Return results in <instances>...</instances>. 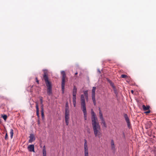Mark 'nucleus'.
<instances>
[{
    "instance_id": "obj_1",
    "label": "nucleus",
    "mask_w": 156,
    "mask_h": 156,
    "mask_svg": "<svg viewBox=\"0 0 156 156\" xmlns=\"http://www.w3.org/2000/svg\"><path fill=\"white\" fill-rule=\"evenodd\" d=\"M91 115L92 125L95 136H98L99 138L101 134L100 126L96 114L92 109H91Z\"/></svg>"
},
{
    "instance_id": "obj_2",
    "label": "nucleus",
    "mask_w": 156,
    "mask_h": 156,
    "mask_svg": "<svg viewBox=\"0 0 156 156\" xmlns=\"http://www.w3.org/2000/svg\"><path fill=\"white\" fill-rule=\"evenodd\" d=\"M43 78L45 82L47 89V94L50 95L52 94V86L51 83L48 80V74L47 72L44 71Z\"/></svg>"
},
{
    "instance_id": "obj_3",
    "label": "nucleus",
    "mask_w": 156,
    "mask_h": 156,
    "mask_svg": "<svg viewBox=\"0 0 156 156\" xmlns=\"http://www.w3.org/2000/svg\"><path fill=\"white\" fill-rule=\"evenodd\" d=\"M85 98V97L83 94L81 95L80 98L81 108L83 113L84 120H86L87 119V112Z\"/></svg>"
},
{
    "instance_id": "obj_4",
    "label": "nucleus",
    "mask_w": 156,
    "mask_h": 156,
    "mask_svg": "<svg viewBox=\"0 0 156 156\" xmlns=\"http://www.w3.org/2000/svg\"><path fill=\"white\" fill-rule=\"evenodd\" d=\"M61 74L62 75V81L61 84L62 90V93H63L64 92V90L65 89L66 80L67 79V78L65 72L64 71H62L61 72Z\"/></svg>"
},
{
    "instance_id": "obj_5",
    "label": "nucleus",
    "mask_w": 156,
    "mask_h": 156,
    "mask_svg": "<svg viewBox=\"0 0 156 156\" xmlns=\"http://www.w3.org/2000/svg\"><path fill=\"white\" fill-rule=\"evenodd\" d=\"M96 88L95 87H93L92 90V100L94 106L96 105V101L95 99V91Z\"/></svg>"
},
{
    "instance_id": "obj_6",
    "label": "nucleus",
    "mask_w": 156,
    "mask_h": 156,
    "mask_svg": "<svg viewBox=\"0 0 156 156\" xmlns=\"http://www.w3.org/2000/svg\"><path fill=\"white\" fill-rule=\"evenodd\" d=\"M84 156H89L87 141L86 139H84Z\"/></svg>"
},
{
    "instance_id": "obj_7",
    "label": "nucleus",
    "mask_w": 156,
    "mask_h": 156,
    "mask_svg": "<svg viewBox=\"0 0 156 156\" xmlns=\"http://www.w3.org/2000/svg\"><path fill=\"white\" fill-rule=\"evenodd\" d=\"M124 116L125 120L126 122L128 128H130L131 127V124L130 122L128 116L127 115V114H124Z\"/></svg>"
},
{
    "instance_id": "obj_8",
    "label": "nucleus",
    "mask_w": 156,
    "mask_h": 156,
    "mask_svg": "<svg viewBox=\"0 0 156 156\" xmlns=\"http://www.w3.org/2000/svg\"><path fill=\"white\" fill-rule=\"evenodd\" d=\"M34 144L30 145L27 147V149L30 152H34Z\"/></svg>"
},
{
    "instance_id": "obj_9",
    "label": "nucleus",
    "mask_w": 156,
    "mask_h": 156,
    "mask_svg": "<svg viewBox=\"0 0 156 156\" xmlns=\"http://www.w3.org/2000/svg\"><path fill=\"white\" fill-rule=\"evenodd\" d=\"M77 91V89L76 87L74 86L73 87V98H76V94Z\"/></svg>"
},
{
    "instance_id": "obj_10",
    "label": "nucleus",
    "mask_w": 156,
    "mask_h": 156,
    "mask_svg": "<svg viewBox=\"0 0 156 156\" xmlns=\"http://www.w3.org/2000/svg\"><path fill=\"white\" fill-rule=\"evenodd\" d=\"M30 139L29 140V142L31 143L35 140V137L33 134L31 133L30 134L29 136Z\"/></svg>"
},
{
    "instance_id": "obj_11",
    "label": "nucleus",
    "mask_w": 156,
    "mask_h": 156,
    "mask_svg": "<svg viewBox=\"0 0 156 156\" xmlns=\"http://www.w3.org/2000/svg\"><path fill=\"white\" fill-rule=\"evenodd\" d=\"M99 116L100 119L101 120H102L103 119H104L103 116V114L101 112V111L100 108H99Z\"/></svg>"
},
{
    "instance_id": "obj_12",
    "label": "nucleus",
    "mask_w": 156,
    "mask_h": 156,
    "mask_svg": "<svg viewBox=\"0 0 156 156\" xmlns=\"http://www.w3.org/2000/svg\"><path fill=\"white\" fill-rule=\"evenodd\" d=\"M36 109L37 115L38 117H39V109L38 108V104L37 103H36Z\"/></svg>"
},
{
    "instance_id": "obj_13",
    "label": "nucleus",
    "mask_w": 156,
    "mask_h": 156,
    "mask_svg": "<svg viewBox=\"0 0 156 156\" xmlns=\"http://www.w3.org/2000/svg\"><path fill=\"white\" fill-rule=\"evenodd\" d=\"M150 107L149 105H147L146 106L145 105H142V108L144 111L148 110L150 108Z\"/></svg>"
},
{
    "instance_id": "obj_14",
    "label": "nucleus",
    "mask_w": 156,
    "mask_h": 156,
    "mask_svg": "<svg viewBox=\"0 0 156 156\" xmlns=\"http://www.w3.org/2000/svg\"><path fill=\"white\" fill-rule=\"evenodd\" d=\"M84 97H85V98L87 101H88V92L87 90L85 91L84 92Z\"/></svg>"
},
{
    "instance_id": "obj_15",
    "label": "nucleus",
    "mask_w": 156,
    "mask_h": 156,
    "mask_svg": "<svg viewBox=\"0 0 156 156\" xmlns=\"http://www.w3.org/2000/svg\"><path fill=\"white\" fill-rule=\"evenodd\" d=\"M43 156H47L46 154V148L45 146H44L43 147Z\"/></svg>"
},
{
    "instance_id": "obj_16",
    "label": "nucleus",
    "mask_w": 156,
    "mask_h": 156,
    "mask_svg": "<svg viewBox=\"0 0 156 156\" xmlns=\"http://www.w3.org/2000/svg\"><path fill=\"white\" fill-rule=\"evenodd\" d=\"M111 147L114 150L115 148V145H114V142L113 140H112L111 141Z\"/></svg>"
},
{
    "instance_id": "obj_17",
    "label": "nucleus",
    "mask_w": 156,
    "mask_h": 156,
    "mask_svg": "<svg viewBox=\"0 0 156 156\" xmlns=\"http://www.w3.org/2000/svg\"><path fill=\"white\" fill-rule=\"evenodd\" d=\"M101 123L103 124V126H104L106 128L107 127L106 124L105 123V121L104 119H103L102 120H101Z\"/></svg>"
},
{
    "instance_id": "obj_18",
    "label": "nucleus",
    "mask_w": 156,
    "mask_h": 156,
    "mask_svg": "<svg viewBox=\"0 0 156 156\" xmlns=\"http://www.w3.org/2000/svg\"><path fill=\"white\" fill-rule=\"evenodd\" d=\"M10 135L11 138L12 139L13 137V130L12 129H11L10 130Z\"/></svg>"
},
{
    "instance_id": "obj_19",
    "label": "nucleus",
    "mask_w": 156,
    "mask_h": 156,
    "mask_svg": "<svg viewBox=\"0 0 156 156\" xmlns=\"http://www.w3.org/2000/svg\"><path fill=\"white\" fill-rule=\"evenodd\" d=\"M76 98H73V105L74 107H76Z\"/></svg>"
},
{
    "instance_id": "obj_20",
    "label": "nucleus",
    "mask_w": 156,
    "mask_h": 156,
    "mask_svg": "<svg viewBox=\"0 0 156 156\" xmlns=\"http://www.w3.org/2000/svg\"><path fill=\"white\" fill-rule=\"evenodd\" d=\"M108 81L112 88L115 87L114 85V83L111 80H109Z\"/></svg>"
},
{
    "instance_id": "obj_21",
    "label": "nucleus",
    "mask_w": 156,
    "mask_h": 156,
    "mask_svg": "<svg viewBox=\"0 0 156 156\" xmlns=\"http://www.w3.org/2000/svg\"><path fill=\"white\" fill-rule=\"evenodd\" d=\"M147 124L148 125V126L147 128H150L152 125V123L150 121L148 122Z\"/></svg>"
},
{
    "instance_id": "obj_22",
    "label": "nucleus",
    "mask_w": 156,
    "mask_h": 156,
    "mask_svg": "<svg viewBox=\"0 0 156 156\" xmlns=\"http://www.w3.org/2000/svg\"><path fill=\"white\" fill-rule=\"evenodd\" d=\"M2 117L5 120V121L7 118V116L6 115H2Z\"/></svg>"
},
{
    "instance_id": "obj_23",
    "label": "nucleus",
    "mask_w": 156,
    "mask_h": 156,
    "mask_svg": "<svg viewBox=\"0 0 156 156\" xmlns=\"http://www.w3.org/2000/svg\"><path fill=\"white\" fill-rule=\"evenodd\" d=\"M112 88L114 91V93L116 95L117 94V92L115 87Z\"/></svg>"
},
{
    "instance_id": "obj_24",
    "label": "nucleus",
    "mask_w": 156,
    "mask_h": 156,
    "mask_svg": "<svg viewBox=\"0 0 156 156\" xmlns=\"http://www.w3.org/2000/svg\"><path fill=\"white\" fill-rule=\"evenodd\" d=\"M121 77L122 78H127L128 76L122 74L121 75Z\"/></svg>"
},
{
    "instance_id": "obj_25",
    "label": "nucleus",
    "mask_w": 156,
    "mask_h": 156,
    "mask_svg": "<svg viewBox=\"0 0 156 156\" xmlns=\"http://www.w3.org/2000/svg\"><path fill=\"white\" fill-rule=\"evenodd\" d=\"M41 115L42 117L43 118L44 117V110L42 109L41 110Z\"/></svg>"
},
{
    "instance_id": "obj_26",
    "label": "nucleus",
    "mask_w": 156,
    "mask_h": 156,
    "mask_svg": "<svg viewBox=\"0 0 156 156\" xmlns=\"http://www.w3.org/2000/svg\"><path fill=\"white\" fill-rule=\"evenodd\" d=\"M65 112H67L68 113H69V108H66L65 109Z\"/></svg>"
},
{
    "instance_id": "obj_27",
    "label": "nucleus",
    "mask_w": 156,
    "mask_h": 156,
    "mask_svg": "<svg viewBox=\"0 0 156 156\" xmlns=\"http://www.w3.org/2000/svg\"><path fill=\"white\" fill-rule=\"evenodd\" d=\"M66 125H68L69 124V119L65 120Z\"/></svg>"
},
{
    "instance_id": "obj_28",
    "label": "nucleus",
    "mask_w": 156,
    "mask_h": 156,
    "mask_svg": "<svg viewBox=\"0 0 156 156\" xmlns=\"http://www.w3.org/2000/svg\"><path fill=\"white\" fill-rule=\"evenodd\" d=\"M65 120L69 119V116H65Z\"/></svg>"
},
{
    "instance_id": "obj_29",
    "label": "nucleus",
    "mask_w": 156,
    "mask_h": 156,
    "mask_svg": "<svg viewBox=\"0 0 156 156\" xmlns=\"http://www.w3.org/2000/svg\"><path fill=\"white\" fill-rule=\"evenodd\" d=\"M8 139V134L7 133H6L5 135V140H7Z\"/></svg>"
},
{
    "instance_id": "obj_30",
    "label": "nucleus",
    "mask_w": 156,
    "mask_h": 156,
    "mask_svg": "<svg viewBox=\"0 0 156 156\" xmlns=\"http://www.w3.org/2000/svg\"><path fill=\"white\" fill-rule=\"evenodd\" d=\"M65 116H69V113L65 112Z\"/></svg>"
},
{
    "instance_id": "obj_31",
    "label": "nucleus",
    "mask_w": 156,
    "mask_h": 156,
    "mask_svg": "<svg viewBox=\"0 0 156 156\" xmlns=\"http://www.w3.org/2000/svg\"><path fill=\"white\" fill-rule=\"evenodd\" d=\"M150 112V111L149 109L147 111L145 112L144 113L146 114H148Z\"/></svg>"
},
{
    "instance_id": "obj_32",
    "label": "nucleus",
    "mask_w": 156,
    "mask_h": 156,
    "mask_svg": "<svg viewBox=\"0 0 156 156\" xmlns=\"http://www.w3.org/2000/svg\"><path fill=\"white\" fill-rule=\"evenodd\" d=\"M36 82L38 84L39 83V81L38 80V79H37V77H36Z\"/></svg>"
},
{
    "instance_id": "obj_33",
    "label": "nucleus",
    "mask_w": 156,
    "mask_h": 156,
    "mask_svg": "<svg viewBox=\"0 0 156 156\" xmlns=\"http://www.w3.org/2000/svg\"><path fill=\"white\" fill-rule=\"evenodd\" d=\"M66 108H68V103L67 102L66 104Z\"/></svg>"
},
{
    "instance_id": "obj_34",
    "label": "nucleus",
    "mask_w": 156,
    "mask_h": 156,
    "mask_svg": "<svg viewBox=\"0 0 156 156\" xmlns=\"http://www.w3.org/2000/svg\"><path fill=\"white\" fill-rule=\"evenodd\" d=\"M40 101H41V104H42V102H43L42 99V98H41Z\"/></svg>"
},
{
    "instance_id": "obj_35",
    "label": "nucleus",
    "mask_w": 156,
    "mask_h": 156,
    "mask_svg": "<svg viewBox=\"0 0 156 156\" xmlns=\"http://www.w3.org/2000/svg\"><path fill=\"white\" fill-rule=\"evenodd\" d=\"M41 107V110L42 109V108L43 109V105L42 104Z\"/></svg>"
},
{
    "instance_id": "obj_36",
    "label": "nucleus",
    "mask_w": 156,
    "mask_h": 156,
    "mask_svg": "<svg viewBox=\"0 0 156 156\" xmlns=\"http://www.w3.org/2000/svg\"><path fill=\"white\" fill-rule=\"evenodd\" d=\"M131 92L132 94H133V90H131Z\"/></svg>"
},
{
    "instance_id": "obj_37",
    "label": "nucleus",
    "mask_w": 156,
    "mask_h": 156,
    "mask_svg": "<svg viewBox=\"0 0 156 156\" xmlns=\"http://www.w3.org/2000/svg\"><path fill=\"white\" fill-rule=\"evenodd\" d=\"M78 74V73L76 72V73H75V75H77Z\"/></svg>"
},
{
    "instance_id": "obj_38",
    "label": "nucleus",
    "mask_w": 156,
    "mask_h": 156,
    "mask_svg": "<svg viewBox=\"0 0 156 156\" xmlns=\"http://www.w3.org/2000/svg\"><path fill=\"white\" fill-rule=\"evenodd\" d=\"M1 122V120H0V123Z\"/></svg>"
}]
</instances>
